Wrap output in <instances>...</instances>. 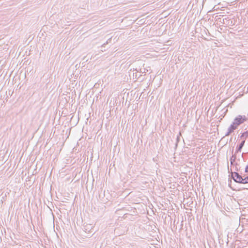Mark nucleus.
<instances>
[{"label":"nucleus","instance_id":"39448f33","mask_svg":"<svg viewBox=\"0 0 248 248\" xmlns=\"http://www.w3.org/2000/svg\"><path fill=\"white\" fill-rule=\"evenodd\" d=\"M248 137V130L244 132L241 133L240 137V139L246 142L247 138Z\"/></svg>","mask_w":248,"mask_h":248},{"label":"nucleus","instance_id":"9b49d317","mask_svg":"<svg viewBox=\"0 0 248 248\" xmlns=\"http://www.w3.org/2000/svg\"><path fill=\"white\" fill-rule=\"evenodd\" d=\"M216 6H215L214 7V9H217V7H216Z\"/></svg>","mask_w":248,"mask_h":248},{"label":"nucleus","instance_id":"9d476101","mask_svg":"<svg viewBox=\"0 0 248 248\" xmlns=\"http://www.w3.org/2000/svg\"><path fill=\"white\" fill-rule=\"evenodd\" d=\"M216 6H215L214 7V9H217V7H216Z\"/></svg>","mask_w":248,"mask_h":248},{"label":"nucleus","instance_id":"4468645a","mask_svg":"<svg viewBox=\"0 0 248 248\" xmlns=\"http://www.w3.org/2000/svg\"><path fill=\"white\" fill-rule=\"evenodd\" d=\"M236 170L237 171H238V169L237 168H236Z\"/></svg>","mask_w":248,"mask_h":248},{"label":"nucleus","instance_id":"7ed1b4c3","mask_svg":"<svg viewBox=\"0 0 248 248\" xmlns=\"http://www.w3.org/2000/svg\"><path fill=\"white\" fill-rule=\"evenodd\" d=\"M110 196L109 193L107 194V197H106L105 191L102 192V190H101V192L99 195V198L102 201V202L105 203L109 201V197Z\"/></svg>","mask_w":248,"mask_h":248},{"label":"nucleus","instance_id":"1a4fd4ad","mask_svg":"<svg viewBox=\"0 0 248 248\" xmlns=\"http://www.w3.org/2000/svg\"><path fill=\"white\" fill-rule=\"evenodd\" d=\"M236 158V156L234 157V158L232 160V158L230 159V160H231V163H232V161H234V159H235Z\"/></svg>","mask_w":248,"mask_h":248},{"label":"nucleus","instance_id":"6e6552de","mask_svg":"<svg viewBox=\"0 0 248 248\" xmlns=\"http://www.w3.org/2000/svg\"><path fill=\"white\" fill-rule=\"evenodd\" d=\"M111 38H110L109 39H108V40L106 41V42L105 43H104L102 45V47H105L106 46V45L109 43H111Z\"/></svg>","mask_w":248,"mask_h":248},{"label":"nucleus","instance_id":"ddd939ff","mask_svg":"<svg viewBox=\"0 0 248 248\" xmlns=\"http://www.w3.org/2000/svg\"><path fill=\"white\" fill-rule=\"evenodd\" d=\"M137 77H138V75L137 74V73H136L135 78H137Z\"/></svg>","mask_w":248,"mask_h":248},{"label":"nucleus","instance_id":"20e7f679","mask_svg":"<svg viewBox=\"0 0 248 248\" xmlns=\"http://www.w3.org/2000/svg\"><path fill=\"white\" fill-rule=\"evenodd\" d=\"M245 141H244V140H242L239 145L237 146L236 148L235 153L241 152L242 149L245 145Z\"/></svg>","mask_w":248,"mask_h":248},{"label":"nucleus","instance_id":"f03ea898","mask_svg":"<svg viewBox=\"0 0 248 248\" xmlns=\"http://www.w3.org/2000/svg\"><path fill=\"white\" fill-rule=\"evenodd\" d=\"M240 174L238 172L236 171L232 172L231 174L229 175V186L232 190L234 189L231 186L232 180V179L235 183L242 184H248V176H245Z\"/></svg>","mask_w":248,"mask_h":248},{"label":"nucleus","instance_id":"f257e3e1","mask_svg":"<svg viewBox=\"0 0 248 248\" xmlns=\"http://www.w3.org/2000/svg\"><path fill=\"white\" fill-rule=\"evenodd\" d=\"M248 120V117L245 115H238L233 120V122L228 128L225 136H228L238 128V126Z\"/></svg>","mask_w":248,"mask_h":248},{"label":"nucleus","instance_id":"423d86ee","mask_svg":"<svg viewBox=\"0 0 248 248\" xmlns=\"http://www.w3.org/2000/svg\"><path fill=\"white\" fill-rule=\"evenodd\" d=\"M181 136V132L179 133V135L177 136L176 139V143L175 145V148L176 149L178 146V144L180 140V136Z\"/></svg>","mask_w":248,"mask_h":248},{"label":"nucleus","instance_id":"f8f14e48","mask_svg":"<svg viewBox=\"0 0 248 248\" xmlns=\"http://www.w3.org/2000/svg\"><path fill=\"white\" fill-rule=\"evenodd\" d=\"M216 6H215L214 7V9H217V7H216Z\"/></svg>","mask_w":248,"mask_h":248},{"label":"nucleus","instance_id":"0eeeda50","mask_svg":"<svg viewBox=\"0 0 248 248\" xmlns=\"http://www.w3.org/2000/svg\"><path fill=\"white\" fill-rule=\"evenodd\" d=\"M225 20H227V19L224 18V19H222L221 18L219 17L216 19V21H217V22H220L223 24H225Z\"/></svg>","mask_w":248,"mask_h":248}]
</instances>
